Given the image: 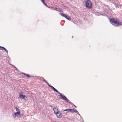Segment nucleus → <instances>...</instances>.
Masks as SVG:
<instances>
[{
  "mask_svg": "<svg viewBox=\"0 0 122 122\" xmlns=\"http://www.w3.org/2000/svg\"><path fill=\"white\" fill-rule=\"evenodd\" d=\"M110 21L111 23L115 26H118L122 25L120 21L117 18H112L110 19Z\"/></svg>",
  "mask_w": 122,
  "mask_h": 122,
  "instance_id": "1",
  "label": "nucleus"
},
{
  "mask_svg": "<svg viewBox=\"0 0 122 122\" xmlns=\"http://www.w3.org/2000/svg\"><path fill=\"white\" fill-rule=\"evenodd\" d=\"M86 7L88 8H91L92 6L91 1L89 0L87 1L85 3Z\"/></svg>",
  "mask_w": 122,
  "mask_h": 122,
  "instance_id": "2",
  "label": "nucleus"
},
{
  "mask_svg": "<svg viewBox=\"0 0 122 122\" xmlns=\"http://www.w3.org/2000/svg\"><path fill=\"white\" fill-rule=\"evenodd\" d=\"M60 95V96L61 97V98L64 100L65 101H67L68 102L69 100L64 95H62L60 93V94H59Z\"/></svg>",
  "mask_w": 122,
  "mask_h": 122,
  "instance_id": "3",
  "label": "nucleus"
},
{
  "mask_svg": "<svg viewBox=\"0 0 122 122\" xmlns=\"http://www.w3.org/2000/svg\"><path fill=\"white\" fill-rule=\"evenodd\" d=\"M17 116L18 117H19L20 116V112H17L15 113L13 115V117L14 118H15Z\"/></svg>",
  "mask_w": 122,
  "mask_h": 122,
  "instance_id": "4",
  "label": "nucleus"
},
{
  "mask_svg": "<svg viewBox=\"0 0 122 122\" xmlns=\"http://www.w3.org/2000/svg\"><path fill=\"white\" fill-rule=\"evenodd\" d=\"M57 117L59 118H61L62 116V115L61 113L60 112H58L56 114Z\"/></svg>",
  "mask_w": 122,
  "mask_h": 122,
  "instance_id": "5",
  "label": "nucleus"
},
{
  "mask_svg": "<svg viewBox=\"0 0 122 122\" xmlns=\"http://www.w3.org/2000/svg\"><path fill=\"white\" fill-rule=\"evenodd\" d=\"M20 98H22L24 99L25 100H27V98L26 96L25 95H19Z\"/></svg>",
  "mask_w": 122,
  "mask_h": 122,
  "instance_id": "6",
  "label": "nucleus"
},
{
  "mask_svg": "<svg viewBox=\"0 0 122 122\" xmlns=\"http://www.w3.org/2000/svg\"><path fill=\"white\" fill-rule=\"evenodd\" d=\"M70 112L72 113L76 112L77 113H78V111L76 109H70Z\"/></svg>",
  "mask_w": 122,
  "mask_h": 122,
  "instance_id": "7",
  "label": "nucleus"
},
{
  "mask_svg": "<svg viewBox=\"0 0 122 122\" xmlns=\"http://www.w3.org/2000/svg\"><path fill=\"white\" fill-rule=\"evenodd\" d=\"M53 108L54 111V112L55 114L59 111H58V109L56 108V107H54Z\"/></svg>",
  "mask_w": 122,
  "mask_h": 122,
  "instance_id": "8",
  "label": "nucleus"
},
{
  "mask_svg": "<svg viewBox=\"0 0 122 122\" xmlns=\"http://www.w3.org/2000/svg\"><path fill=\"white\" fill-rule=\"evenodd\" d=\"M52 89H53V90L54 91L56 92L58 94H60V93L56 89H55L54 87L53 86L52 87V88H51Z\"/></svg>",
  "mask_w": 122,
  "mask_h": 122,
  "instance_id": "9",
  "label": "nucleus"
},
{
  "mask_svg": "<svg viewBox=\"0 0 122 122\" xmlns=\"http://www.w3.org/2000/svg\"><path fill=\"white\" fill-rule=\"evenodd\" d=\"M65 17L69 20H71V18L67 15H66L65 16Z\"/></svg>",
  "mask_w": 122,
  "mask_h": 122,
  "instance_id": "10",
  "label": "nucleus"
},
{
  "mask_svg": "<svg viewBox=\"0 0 122 122\" xmlns=\"http://www.w3.org/2000/svg\"><path fill=\"white\" fill-rule=\"evenodd\" d=\"M62 110L63 111V112L65 111H66V113H67L70 112V109H67L65 110Z\"/></svg>",
  "mask_w": 122,
  "mask_h": 122,
  "instance_id": "11",
  "label": "nucleus"
},
{
  "mask_svg": "<svg viewBox=\"0 0 122 122\" xmlns=\"http://www.w3.org/2000/svg\"><path fill=\"white\" fill-rule=\"evenodd\" d=\"M53 10L58 11H60L61 10V9L60 8H54L53 9Z\"/></svg>",
  "mask_w": 122,
  "mask_h": 122,
  "instance_id": "12",
  "label": "nucleus"
},
{
  "mask_svg": "<svg viewBox=\"0 0 122 122\" xmlns=\"http://www.w3.org/2000/svg\"><path fill=\"white\" fill-rule=\"evenodd\" d=\"M41 0L42 2V3H43L45 5H46V6L48 7H49V8H50L46 4V3H45V2H44V0Z\"/></svg>",
  "mask_w": 122,
  "mask_h": 122,
  "instance_id": "13",
  "label": "nucleus"
},
{
  "mask_svg": "<svg viewBox=\"0 0 122 122\" xmlns=\"http://www.w3.org/2000/svg\"><path fill=\"white\" fill-rule=\"evenodd\" d=\"M23 74L25 76L27 77H29V78H30L31 77V76L29 75L26 74H25V73H23Z\"/></svg>",
  "mask_w": 122,
  "mask_h": 122,
  "instance_id": "14",
  "label": "nucleus"
},
{
  "mask_svg": "<svg viewBox=\"0 0 122 122\" xmlns=\"http://www.w3.org/2000/svg\"><path fill=\"white\" fill-rule=\"evenodd\" d=\"M15 108L16 109V110L17 112H20V111L19 110V109L17 108V107H15Z\"/></svg>",
  "mask_w": 122,
  "mask_h": 122,
  "instance_id": "15",
  "label": "nucleus"
},
{
  "mask_svg": "<svg viewBox=\"0 0 122 122\" xmlns=\"http://www.w3.org/2000/svg\"><path fill=\"white\" fill-rule=\"evenodd\" d=\"M60 14L62 16L64 17H65V15H66V14H64L62 13H60Z\"/></svg>",
  "mask_w": 122,
  "mask_h": 122,
  "instance_id": "16",
  "label": "nucleus"
},
{
  "mask_svg": "<svg viewBox=\"0 0 122 122\" xmlns=\"http://www.w3.org/2000/svg\"><path fill=\"white\" fill-rule=\"evenodd\" d=\"M4 47L0 46V50H4Z\"/></svg>",
  "mask_w": 122,
  "mask_h": 122,
  "instance_id": "17",
  "label": "nucleus"
},
{
  "mask_svg": "<svg viewBox=\"0 0 122 122\" xmlns=\"http://www.w3.org/2000/svg\"><path fill=\"white\" fill-rule=\"evenodd\" d=\"M46 83H47V85L51 87V88H52V87H53V86H51V85H50L49 83H48V82H46Z\"/></svg>",
  "mask_w": 122,
  "mask_h": 122,
  "instance_id": "18",
  "label": "nucleus"
},
{
  "mask_svg": "<svg viewBox=\"0 0 122 122\" xmlns=\"http://www.w3.org/2000/svg\"><path fill=\"white\" fill-rule=\"evenodd\" d=\"M4 49L5 51L7 53L8 51H7V50L4 47Z\"/></svg>",
  "mask_w": 122,
  "mask_h": 122,
  "instance_id": "19",
  "label": "nucleus"
},
{
  "mask_svg": "<svg viewBox=\"0 0 122 122\" xmlns=\"http://www.w3.org/2000/svg\"><path fill=\"white\" fill-rule=\"evenodd\" d=\"M45 82H46V81H44Z\"/></svg>",
  "mask_w": 122,
  "mask_h": 122,
  "instance_id": "20",
  "label": "nucleus"
}]
</instances>
